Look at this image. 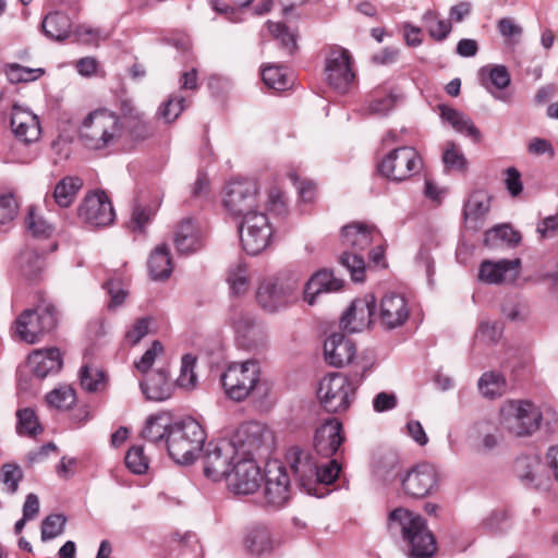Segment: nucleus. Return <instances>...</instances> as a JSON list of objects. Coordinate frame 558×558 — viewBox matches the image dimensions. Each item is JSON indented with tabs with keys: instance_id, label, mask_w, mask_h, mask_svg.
Wrapping results in <instances>:
<instances>
[{
	"instance_id": "f257e3e1",
	"label": "nucleus",
	"mask_w": 558,
	"mask_h": 558,
	"mask_svg": "<svg viewBox=\"0 0 558 558\" xmlns=\"http://www.w3.org/2000/svg\"><path fill=\"white\" fill-rule=\"evenodd\" d=\"M388 529L399 534L403 551L409 558H432L437 551V542L426 520L408 509L397 508L389 513Z\"/></svg>"
},
{
	"instance_id": "f03ea898",
	"label": "nucleus",
	"mask_w": 558,
	"mask_h": 558,
	"mask_svg": "<svg viewBox=\"0 0 558 558\" xmlns=\"http://www.w3.org/2000/svg\"><path fill=\"white\" fill-rule=\"evenodd\" d=\"M205 440L206 433L202 425L193 418H186L172 424L166 447L175 463L189 465L196 460Z\"/></svg>"
},
{
	"instance_id": "7ed1b4c3",
	"label": "nucleus",
	"mask_w": 558,
	"mask_h": 558,
	"mask_svg": "<svg viewBox=\"0 0 558 558\" xmlns=\"http://www.w3.org/2000/svg\"><path fill=\"white\" fill-rule=\"evenodd\" d=\"M375 231V227L363 222H352L342 228L341 243L351 252L344 251L339 257V263L350 272L351 279L355 282H362L365 279L366 264L361 252L371 245Z\"/></svg>"
},
{
	"instance_id": "20e7f679",
	"label": "nucleus",
	"mask_w": 558,
	"mask_h": 558,
	"mask_svg": "<svg viewBox=\"0 0 558 558\" xmlns=\"http://www.w3.org/2000/svg\"><path fill=\"white\" fill-rule=\"evenodd\" d=\"M123 129V123L114 112L97 109L83 120L80 138L87 148L99 150L116 144Z\"/></svg>"
},
{
	"instance_id": "39448f33",
	"label": "nucleus",
	"mask_w": 558,
	"mask_h": 558,
	"mask_svg": "<svg viewBox=\"0 0 558 558\" xmlns=\"http://www.w3.org/2000/svg\"><path fill=\"white\" fill-rule=\"evenodd\" d=\"M357 373L347 376L342 373H329L319 383L317 396L328 412L345 411L354 399L355 390L362 379Z\"/></svg>"
},
{
	"instance_id": "423d86ee",
	"label": "nucleus",
	"mask_w": 558,
	"mask_h": 558,
	"mask_svg": "<svg viewBox=\"0 0 558 558\" xmlns=\"http://www.w3.org/2000/svg\"><path fill=\"white\" fill-rule=\"evenodd\" d=\"M543 415L538 407L527 400H508L500 408V425L510 435L526 437L534 434Z\"/></svg>"
},
{
	"instance_id": "0eeeda50",
	"label": "nucleus",
	"mask_w": 558,
	"mask_h": 558,
	"mask_svg": "<svg viewBox=\"0 0 558 558\" xmlns=\"http://www.w3.org/2000/svg\"><path fill=\"white\" fill-rule=\"evenodd\" d=\"M230 440L238 447L240 457L252 459L256 454H268L275 446L272 430L260 422L243 423Z\"/></svg>"
},
{
	"instance_id": "6e6552de",
	"label": "nucleus",
	"mask_w": 558,
	"mask_h": 558,
	"mask_svg": "<svg viewBox=\"0 0 558 558\" xmlns=\"http://www.w3.org/2000/svg\"><path fill=\"white\" fill-rule=\"evenodd\" d=\"M259 377L258 363L247 360L242 363L230 364L221 374L220 380L226 395L230 399L242 401L256 388Z\"/></svg>"
},
{
	"instance_id": "1a4fd4ad",
	"label": "nucleus",
	"mask_w": 558,
	"mask_h": 558,
	"mask_svg": "<svg viewBox=\"0 0 558 558\" xmlns=\"http://www.w3.org/2000/svg\"><path fill=\"white\" fill-rule=\"evenodd\" d=\"M240 458L238 447H234L230 438L210 441L204 452V474L214 482L228 478Z\"/></svg>"
},
{
	"instance_id": "9d476101",
	"label": "nucleus",
	"mask_w": 558,
	"mask_h": 558,
	"mask_svg": "<svg viewBox=\"0 0 558 558\" xmlns=\"http://www.w3.org/2000/svg\"><path fill=\"white\" fill-rule=\"evenodd\" d=\"M56 326V308L51 304H45L24 311L15 322V332L21 340L33 344Z\"/></svg>"
},
{
	"instance_id": "9b49d317",
	"label": "nucleus",
	"mask_w": 558,
	"mask_h": 558,
	"mask_svg": "<svg viewBox=\"0 0 558 558\" xmlns=\"http://www.w3.org/2000/svg\"><path fill=\"white\" fill-rule=\"evenodd\" d=\"M240 240L247 254L256 255L269 244L272 228L264 211H256L242 219L240 225Z\"/></svg>"
},
{
	"instance_id": "f8f14e48",
	"label": "nucleus",
	"mask_w": 558,
	"mask_h": 558,
	"mask_svg": "<svg viewBox=\"0 0 558 558\" xmlns=\"http://www.w3.org/2000/svg\"><path fill=\"white\" fill-rule=\"evenodd\" d=\"M223 205L234 216H246L258 211V186L252 180H234L226 187Z\"/></svg>"
},
{
	"instance_id": "ddd939ff",
	"label": "nucleus",
	"mask_w": 558,
	"mask_h": 558,
	"mask_svg": "<svg viewBox=\"0 0 558 558\" xmlns=\"http://www.w3.org/2000/svg\"><path fill=\"white\" fill-rule=\"evenodd\" d=\"M422 166L418 153L410 146L390 151L379 163V172L391 181H403L416 173Z\"/></svg>"
},
{
	"instance_id": "4468645a",
	"label": "nucleus",
	"mask_w": 558,
	"mask_h": 558,
	"mask_svg": "<svg viewBox=\"0 0 558 558\" xmlns=\"http://www.w3.org/2000/svg\"><path fill=\"white\" fill-rule=\"evenodd\" d=\"M403 493L411 498H424L432 494L438 485V472L428 463L413 466L403 474H399Z\"/></svg>"
},
{
	"instance_id": "2eb2a0df",
	"label": "nucleus",
	"mask_w": 558,
	"mask_h": 558,
	"mask_svg": "<svg viewBox=\"0 0 558 558\" xmlns=\"http://www.w3.org/2000/svg\"><path fill=\"white\" fill-rule=\"evenodd\" d=\"M410 316V307L403 294L387 292L375 305V323L385 330H392L403 326Z\"/></svg>"
},
{
	"instance_id": "dca6fc26",
	"label": "nucleus",
	"mask_w": 558,
	"mask_h": 558,
	"mask_svg": "<svg viewBox=\"0 0 558 558\" xmlns=\"http://www.w3.org/2000/svg\"><path fill=\"white\" fill-rule=\"evenodd\" d=\"M326 81L339 93H345L354 80L349 51L332 47L326 58Z\"/></svg>"
},
{
	"instance_id": "f3484780",
	"label": "nucleus",
	"mask_w": 558,
	"mask_h": 558,
	"mask_svg": "<svg viewBox=\"0 0 558 558\" xmlns=\"http://www.w3.org/2000/svg\"><path fill=\"white\" fill-rule=\"evenodd\" d=\"M264 496L268 506L280 508L291 497V483L283 465L278 462L267 464L265 472Z\"/></svg>"
},
{
	"instance_id": "a211bd4d",
	"label": "nucleus",
	"mask_w": 558,
	"mask_h": 558,
	"mask_svg": "<svg viewBox=\"0 0 558 558\" xmlns=\"http://www.w3.org/2000/svg\"><path fill=\"white\" fill-rule=\"evenodd\" d=\"M78 217L94 227H106L113 222L114 210L104 191L87 194L78 207Z\"/></svg>"
},
{
	"instance_id": "6ab92c4d",
	"label": "nucleus",
	"mask_w": 558,
	"mask_h": 558,
	"mask_svg": "<svg viewBox=\"0 0 558 558\" xmlns=\"http://www.w3.org/2000/svg\"><path fill=\"white\" fill-rule=\"evenodd\" d=\"M294 284L279 279H266L258 287L256 300L263 310L275 313L290 304L294 299Z\"/></svg>"
},
{
	"instance_id": "aec40b11",
	"label": "nucleus",
	"mask_w": 558,
	"mask_h": 558,
	"mask_svg": "<svg viewBox=\"0 0 558 558\" xmlns=\"http://www.w3.org/2000/svg\"><path fill=\"white\" fill-rule=\"evenodd\" d=\"M262 478L260 469L255 461L241 457L233 465L228 481L229 487L235 494L250 495L259 488Z\"/></svg>"
},
{
	"instance_id": "412c9836",
	"label": "nucleus",
	"mask_w": 558,
	"mask_h": 558,
	"mask_svg": "<svg viewBox=\"0 0 558 558\" xmlns=\"http://www.w3.org/2000/svg\"><path fill=\"white\" fill-rule=\"evenodd\" d=\"M514 470L523 483L533 485L537 489H547L554 478L547 461L542 462L536 457H521L517 459Z\"/></svg>"
},
{
	"instance_id": "4be33fe9",
	"label": "nucleus",
	"mask_w": 558,
	"mask_h": 558,
	"mask_svg": "<svg viewBox=\"0 0 558 558\" xmlns=\"http://www.w3.org/2000/svg\"><path fill=\"white\" fill-rule=\"evenodd\" d=\"M230 323L244 347H257L264 343L266 331L264 326L255 317L240 308H233Z\"/></svg>"
},
{
	"instance_id": "5701e85b",
	"label": "nucleus",
	"mask_w": 558,
	"mask_h": 558,
	"mask_svg": "<svg viewBox=\"0 0 558 558\" xmlns=\"http://www.w3.org/2000/svg\"><path fill=\"white\" fill-rule=\"evenodd\" d=\"M286 462L300 486L310 490L317 474V464L308 451L294 446L287 450Z\"/></svg>"
},
{
	"instance_id": "b1692460",
	"label": "nucleus",
	"mask_w": 558,
	"mask_h": 558,
	"mask_svg": "<svg viewBox=\"0 0 558 558\" xmlns=\"http://www.w3.org/2000/svg\"><path fill=\"white\" fill-rule=\"evenodd\" d=\"M10 125L14 136L25 144L34 143L40 137L38 117L17 104L12 106Z\"/></svg>"
},
{
	"instance_id": "393cba45",
	"label": "nucleus",
	"mask_w": 558,
	"mask_h": 558,
	"mask_svg": "<svg viewBox=\"0 0 558 558\" xmlns=\"http://www.w3.org/2000/svg\"><path fill=\"white\" fill-rule=\"evenodd\" d=\"M520 259L484 260L478 269V279L489 284L512 282L519 276Z\"/></svg>"
},
{
	"instance_id": "a878e982",
	"label": "nucleus",
	"mask_w": 558,
	"mask_h": 558,
	"mask_svg": "<svg viewBox=\"0 0 558 558\" xmlns=\"http://www.w3.org/2000/svg\"><path fill=\"white\" fill-rule=\"evenodd\" d=\"M343 441L342 424L337 418H329L317 427L314 448L318 454L329 458L338 451Z\"/></svg>"
},
{
	"instance_id": "bb28decb",
	"label": "nucleus",
	"mask_w": 558,
	"mask_h": 558,
	"mask_svg": "<svg viewBox=\"0 0 558 558\" xmlns=\"http://www.w3.org/2000/svg\"><path fill=\"white\" fill-rule=\"evenodd\" d=\"M375 323V298L367 295L365 300H357L351 303L341 318V326L344 330L355 332L363 327Z\"/></svg>"
},
{
	"instance_id": "cd10ccee",
	"label": "nucleus",
	"mask_w": 558,
	"mask_h": 558,
	"mask_svg": "<svg viewBox=\"0 0 558 558\" xmlns=\"http://www.w3.org/2000/svg\"><path fill=\"white\" fill-rule=\"evenodd\" d=\"M243 546L250 555L262 557L270 555L279 546V541L268 526L256 524L246 531Z\"/></svg>"
},
{
	"instance_id": "c85d7f7f",
	"label": "nucleus",
	"mask_w": 558,
	"mask_h": 558,
	"mask_svg": "<svg viewBox=\"0 0 558 558\" xmlns=\"http://www.w3.org/2000/svg\"><path fill=\"white\" fill-rule=\"evenodd\" d=\"M355 353V344L342 333H332L325 341V360L333 367H343L351 363Z\"/></svg>"
},
{
	"instance_id": "c756f323",
	"label": "nucleus",
	"mask_w": 558,
	"mask_h": 558,
	"mask_svg": "<svg viewBox=\"0 0 558 558\" xmlns=\"http://www.w3.org/2000/svg\"><path fill=\"white\" fill-rule=\"evenodd\" d=\"M490 203L492 197L484 191H475L470 195L463 207L466 229L476 231L483 227L490 210Z\"/></svg>"
},
{
	"instance_id": "7c9ffc66",
	"label": "nucleus",
	"mask_w": 558,
	"mask_h": 558,
	"mask_svg": "<svg viewBox=\"0 0 558 558\" xmlns=\"http://www.w3.org/2000/svg\"><path fill=\"white\" fill-rule=\"evenodd\" d=\"M27 363L33 374L39 379H44L61 369L62 357L59 349L48 348L34 351L28 356Z\"/></svg>"
},
{
	"instance_id": "2f4dec72",
	"label": "nucleus",
	"mask_w": 558,
	"mask_h": 558,
	"mask_svg": "<svg viewBox=\"0 0 558 558\" xmlns=\"http://www.w3.org/2000/svg\"><path fill=\"white\" fill-rule=\"evenodd\" d=\"M342 287V280L336 278L329 270L323 269L315 272L304 288V299L313 305L316 299L325 292H335Z\"/></svg>"
},
{
	"instance_id": "473e14b6",
	"label": "nucleus",
	"mask_w": 558,
	"mask_h": 558,
	"mask_svg": "<svg viewBox=\"0 0 558 558\" xmlns=\"http://www.w3.org/2000/svg\"><path fill=\"white\" fill-rule=\"evenodd\" d=\"M141 390L150 401H163L171 397L173 386L169 381L168 374L163 369L156 371L148 375L140 384Z\"/></svg>"
},
{
	"instance_id": "72a5a7b5",
	"label": "nucleus",
	"mask_w": 558,
	"mask_h": 558,
	"mask_svg": "<svg viewBox=\"0 0 558 558\" xmlns=\"http://www.w3.org/2000/svg\"><path fill=\"white\" fill-rule=\"evenodd\" d=\"M175 248L180 254L196 252L202 246L198 230L191 219L182 220L175 231L173 239Z\"/></svg>"
},
{
	"instance_id": "f704fd0d",
	"label": "nucleus",
	"mask_w": 558,
	"mask_h": 558,
	"mask_svg": "<svg viewBox=\"0 0 558 558\" xmlns=\"http://www.w3.org/2000/svg\"><path fill=\"white\" fill-rule=\"evenodd\" d=\"M70 17L59 11L47 14L41 23L44 34L53 40L61 41L71 33Z\"/></svg>"
},
{
	"instance_id": "c9c22d12",
	"label": "nucleus",
	"mask_w": 558,
	"mask_h": 558,
	"mask_svg": "<svg viewBox=\"0 0 558 558\" xmlns=\"http://www.w3.org/2000/svg\"><path fill=\"white\" fill-rule=\"evenodd\" d=\"M148 270L153 280L168 279L172 272L170 250L166 244L158 245L149 256Z\"/></svg>"
},
{
	"instance_id": "e433bc0d",
	"label": "nucleus",
	"mask_w": 558,
	"mask_h": 558,
	"mask_svg": "<svg viewBox=\"0 0 558 558\" xmlns=\"http://www.w3.org/2000/svg\"><path fill=\"white\" fill-rule=\"evenodd\" d=\"M439 111L441 119L448 122L457 132L465 133L475 140L480 138V131L464 113L446 105H440Z\"/></svg>"
},
{
	"instance_id": "4c0bfd02",
	"label": "nucleus",
	"mask_w": 558,
	"mask_h": 558,
	"mask_svg": "<svg viewBox=\"0 0 558 558\" xmlns=\"http://www.w3.org/2000/svg\"><path fill=\"white\" fill-rule=\"evenodd\" d=\"M170 421L171 417L166 412L151 415L145 424L142 436L154 444H159L165 440L167 445L168 432L172 426Z\"/></svg>"
},
{
	"instance_id": "58836bf2",
	"label": "nucleus",
	"mask_w": 558,
	"mask_h": 558,
	"mask_svg": "<svg viewBox=\"0 0 558 558\" xmlns=\"http://www.w3.org/2000/svg\"><path fill=\"white\" fill-rule=\"evenodd\" d=\"M483 86L493 95V87L497 90L509 86L511 78L508 69L505 65H493L482 68L481 71Z\"/></svg>"
},
{
	"instance_id": "ea45409f",
	"label": "nucleus",
	"mask_w": 558,
	"mask_h": 558,
	"mask_svg": "<svg viewBox=\"0 0 558 558\" xmlns=\"http://www.w3.org/2000/svg\"><path fill=\"white\" fill-rule=\"evenodd\" d=\"M82 180L76 177H65L54 187L53 198L60 207H69L82 187Z\"/></svg>"
},
{
	"instance_id": "a19ab883",
	"label": "nucleus",
	"mask_w": 558,
	"mask_h": 558,
	"mask_svg": "<svg viewBox=\"0 0 558 558\" xmlns=\"http://www.w3.org/2000/svg\"><path fill=\"white\" fill-rule=\"evenodd\" d=\"M45 401L51 409L68 411L76 402L75 390L70 385H61L49 391L45 397Z\"/></svg>"
},
{
	"instance_id": "79ce46f5",
	"label": "nucleus",
	"mask_w": 558,
	"mask_h": 558,
	"mask_svg": "<svg viewBox=\"0 0 558 558\" xmlns=\"http://www.w3.org/2000/svg\"><path fill=\"white\" fill-rule=\"evenodd\" d=\"M124 117L126 119L128 126L130 129V133L136 140H145L154 134L153 128L144 121L143 114L135 110L134 108L129 107L124 104L123 106Z\"/></svg>"
},
{
	"instance_id": "37998d69",
	"label": "nucleus",
	"mask_w": 558,
	"mask_h": 558,
	"mask_svg": "<svg viewBox=\"0 0 558 558\" xmlns=\"http://www.w3.org/2000/svg\"><path fill=\"white\" fill-rule=\"evenodd\" d=\"M498 241L508 245H518L521 241V235L518 231L513 230L509 225H499L484 234V244L487 246H496Z\"/></svg>"
},
{
	"instance_id": "c03bdc74",
	"label": "nucleus",
	"mask_w": 558,
	"mask_h": 558,
	"mask_svg": "<svg viewBox=\"0 0 558 558\" xmlns=\"http://www.w3.org/2000/svg\"><path fill=\"white\" fill-rule=\"evenodd\" d=\"M422 19L429 36L436 41L445 40L452 29L451 22L440 19L435 11L425 12Z\"/></svg>"
},
{
	"instance_id": "a18cd8bd",
	"label": "nucleus",
	"mask_w": 558,
	"mask_h": 558,
	"mask_svg": "<svg viewBox=\"0 0 558 558\" xmlns=\"http://www.w3.org/2000/svg\"><path fill=\"white\" fill-rule=\"evenodd\" d=\"M16 432L19 435L37 436L38 434L43 433L44 428L40 425L38 417L33 409H20L16 412Z\"/></svg>"
},
{
	"instance_id": "49530a36",
	"label": "nucleus",
	"mask_w": 558,
	"mask_h": 558,
	"mask_svg": "<svg viewBox=\"0 0 558 558\" xmlns=\"http://www.w3.org/2000/svg\"><path fill=\"white\" fill-rule=\"evenodd\" d=\"M478 389L484 397L493 399L505 392L506 380L497 373H484L478 380Z\"/></svg>"
},
{
	"instance_id": "de8ad7c7",
	"label": "nucleus",
	"mask_w": 558,
	"mask_h": 558,
	"mask_svg": "<svg viewBox=\"0 0 558 558\" xmlns=\"http://www.w3.org/2000/svg\"><path fill=\"white\" fill-rule=\"evenodd\" d=\"M228 282L233 294L241 295L248 290L250 277L247 266L244 263H238L229 271Z\"/></svg>"
},
{
	"instance_id": "09e8293b",
	"label": "nucleus",
	"mask_w": 558,
	"mask_h": 558,
	"mask_svg": "<svg viewBox=\"0 0 558 558\" xmlns=\"http://www.w3.org/2000/svg\"><path fill=\"white\" fill-rule=\"evenodd\" d=\"M17 264L20 265L22 274L33 279L43 269L44 260L38 253L33 250H27L19 255Z\"/></svg>"
},
{
	"instance_id": "8fccbe9b",
	"label": "nucleus",
	"mask_w": 558,
	"mask_h": 558,
	"mask_svg": "<svg viewBox=\"0 0 558 558\" xmlns=\"http://www.w3.org/2000/svg\"><path fill=\"white\" fill-rule=\"evenodd\" d=\"M442 162L448 171L463 172L466 170L468 161L456 143L448 142L442 153Z\"/></svg>"
},
{
	"instance_id": "3c124183",
	"label": "nucleus",
	"mask_w": 558,
	"mask_h": 558,
	"mask_svg": "<svg viewBox=\"0 0 558 558\" xmlns=\"http://www.w3.org/2000/svg\"><path fill=\"white\" fill-rule=\"evenodd\" d=\"M4 72L8 80L13 84L32 82L44 74L43 69L26 68L17 63L8 64Z\"/></svg>"
},
{
	"instance_id": "603ef678",
	"label": "nucleus",
	"mask_w": 558,
	"mask_h": 558,
	"mask_svg": "<svg viewBox=\"0 0 558 558\" xmlns=\"http://www.w3.org/2000/svg\"><path fill=\"white\" fill-rule=\"evenodd\" d=\"M24 474L20 465L16 463H5L0 470V482L9 494L17 492L19 484L23 480Z\"/></svg>"
},
{
	"instance_id": "864d4df0",
	"label": "nucleus",
	"mask_w": 558,
	"mask_h": 558,
	"mask_svg": "<svg viewBox=\"0 0 558 558\" xmlns=\"http://www.w3.org/2000/svg\"><path fill=\"white\" fill-rule=\"evenodd\" d=\"M66 517L61 513H54L46 517L41 523V541L47 542L59 535L64 531Z\"/></svg>"
},
{
	"instance_id": "5fc2aeb1",
	"label": "nucleus",
	"mask_w": 558,
	"mask_h": 558,
	"mask_svg": "<svg viewBox=\"0 0 558 558\" xmlns=\"http://www.w3.org/2000/svg\"><path fill=\"white\" fill-rule=\"evenodd\" d=\"M196 357L192 354H185L181 360L180 375L177 379L179 387L184 389H193L196 386V374L194 372Z\"/></svg>"
},
{
	"instance_id": "6e6d98bb",
	"label": "nucleus",
	"mask_w": 558,
	"mask_h": 558,
	"mask_svg": "<svg viewBox=\"0 0 558 558\" xmlns=\"http://www.w3.org/2000/svg\"><path fill=\"white\" fill-rule=\"evenodd\" d=\"M125 464L135 474H143L148 469V459L142 446L131 447L125 454Z\"/></svg>"
},
{
	"instance_id": "4d7b16f0",
	"label": "nucleus",
	"mask_w": 558,
	"mask_h": 558,
	"mask_svg": "<svg viewBox=\"0 0 558 558\" xmlns=\"http://www.w3.org/2000/svg\"><path fill=\"white\" fill-rule=\"evenodd\" d=\"M264 83L276 90H283L288 87L289 81L283 72V70L279 66H266L262 72Z\"/></svg>"
},
{
	"instance_id": "13d9d810",
	"label": "nucleus",
	"mask_w": 558,
	"mask_h": 558,
	"mask_svg": "<svg viewBox=\"0 0 558 558\" xmlns=\"http://www.w3.org/2000/svg\"><path fill=\"white\" fill-rule=\"evenodd\" d=\"M26 226L34 236H49L53 230L40 215H37L34 207H29L26 218Z\"/></svg>"
},
{
	"instance_id": "bf43d9fd",
	"label": "nucleus",
	"mask_w": 558,
	"mask_h": 558,
	"mask_svg": "<svg viewBox=\"0 0 558 558\" xmlns=\"http://www.w3.org/2000/svg\"><path fill=\"white\" fill-rule=\"evenodd\" d=\"M104 381V374L96 369L84 366L81 369V386L87 391H96Z\"/></svg>"
},
{
	"instance_id": "052dcab7",
	"label": "nucleus",
	"mask_w": 558,
	"mask_h": 558,
	"mask_svg": "<svg viewBox=\"0 0 558 558\" xmlns=\"http://www.w3.org/2000/svg\"><path fill=\"white\" fill-rule=\"evenodd\" d=\"M17 203L13 195H0V223L4 225L12 221L17 214Z\"/></svg>"
},
{
	"instance_id": "680f3d73",
	"label": "nucleus",
	"mask_w": 558,
	"mask_h": 558,
	"mask_svg": "<svg viewBox=\"0 0 558 558\" xmlns=\"http://www.w3.org/2000/svg\"><path fill=\"white\" fill-rule=\"evenodd\" d=\"M185 99L183 97L170 98L161 108L160 114L166 122H173L184 109Z\"/></svg>"
},
{
	"instance_id": "e2e57ef3",
	"label": "nucleus",
	"mask_w": 558,
	"mask_h": 558,
	"mask_svg": "<svg viewBox=\"0 0 558 558\" xmlns=\"http://www.w3.org/2000/svg\"><path fill=\"white\" fill-rule=\"evenodd\" d=\"M339 472L340 466L336 460H331L324 466L317 465V474H315L314 483L331 484L337 480Z\"/></svg>"
},
{
	"instance_id": "0e129e2a",
	"label": "nucleus",
	"mask_w": 558,
	"mask_h": 558,
	"mask_svg": "<svg viewBox=\"0 0 558 558\" xmlns=\"http://www.w3.org/2000/svg\"><path fill=\"white\" fill-rule=\"evenodd\" d=\"M163 348L159 341H154L151 347L143 354L141 360L135 363L137 371L146 373L154 364L156 357L162 352Z\"/></svg>"
},
{
	"instance_id": "69168bd1",
	"label": "nucleus",
	"mask_w": 558,
	"mask_h": 558,
	"mask_svg": "<svg viewBox=\"0 0 558 558\" xmlns=\"http://www.w3.org/2000/svg\"><path fill=\"white\" fill-rule=\"evenodd\" d=\"M500 336V326L497 323L489 322L482 323L476 333V338L486 343L496 342Z\"/></svg>"
},
{
	"instance_id": "338daca9",
	"label": "nucleus",
	"mask_w": 558,
	"mask_h": 558,
	"mask_svg": "<svg viewBox=\"0 0 558 558\" xmlns=\"http://www.w3.org/2000/svg\"><path fill=\"white\" fill-rule=\"evenodd\" d=\"M506 179L505 184L512 197H517L521 194L523 190V184L521 181V173L514 167H510L506 170Z\"/></svg>"
},
{
	"instance_id": "774afa93",
	"label": "nucleus",
	"mask_w": 558,
	"mask_h": 558,
	"mask_svg": "<svg viewBox=\"0 0 558 558\" xmlns=\"http://www.w3.org/2000/svg\"><path fill=\"white\" fill-rule=\"evenodd\" d=\"M149 331V319L141 318L138 319L133 328L126 332V340L131 344L138 343L142 338H144Z\"/></svg>"
}]
</instances>
